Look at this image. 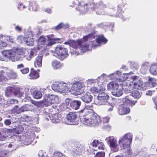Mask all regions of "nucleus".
I'll return each mask as SVG.
<instances>
[{
  "label": "nucleus",
  "instance_id": "1",
  "mask_svg": "<svg viewBox=\"0 0 157 157\" xmlns=\"http://www.w3.org/2000/svg\"><path fill=\"white\" fill-rule=\"evenodd\" d=\"M88 3H84L85 2L82 0L78 2V6L76 8L77 10L80 12H85L90 8L93 10H94L96 13L100 15L102 13L101 10L107 7L106 4L102 1H100L98 3L93 2L94 0H86Z\"/></svg>",
  "mask_w": 157,
  "mask_h": 157
},
{
  "label": "nucleus",
  "instance_id": "2",
  "mask_svg": "<svg viewBox=\"0 0 157 157\" xmlns=\"http://www.w3.org/2000/svg\"><path fill=\"white\" fill-rule=\"evenodd\" d=\"M83 123L88 126H95L101 122L100 117L92 109H89L83 121Z\"/></svg>",
  "mask_w": 157,
  "mask_h": 157
},
{
  "label": "nucleus",
  "instance_id": "3",
  "mask_svg": "<svg viewBox=\"0 0 157 157\" xmlns=\"http://www.w3.org/2000/svg\"><path fill=\"white\" fill-rule=\"evenodd\" d=\"M130 79L132 80H127L125 82L126 85L129 88V90H140L142 88L143 82L138 76H132L130 77Z\"/></svg>",
  "mask_w": 157,
  "mask_h": 157
},
{
  "label": "nucleus",
  "instance_id": "4",
  "mask_svg": "<svg viewBox=\"0 0 157 157\" xmlns=\"http://www.w3.org/2000/svg\"><path fill=\"white\" fill-rule=\"evenodd\" d=\"M132 135L130 133H127L120 138L119 144L121 147L125 149L130 147L132 141Z\"/></svg>",
  "mask_w": 157,
  "mask_h": 157
},
{
  "label": "nucleus",
  "instance_id": "5",
  "mask_svg": "<svg viewBox=\"0 0 157 157\" xmlns=\"http://www.w3.org/2000/svg\"><path fill=\"white\" fill-rule=\"evenodd\" d=\"M54 54L58 58L62 60L68 55L67 49L60 45H57L56 47Z\"/></svg>",
  "mask_w": 157,
  "mask_h": 157
},
{
  "label": "nucleus",
  "instance_id": "6",
  "mask_svg": "<svg viewBox=\"0 0 157 157\" xmlns=\"http://www.w3.org/2000/svg\"><path fill=\"white\" fill-rule=\"evenodd\" d=\"M84 86L83 82L76 81L72 85L71 90L75 95H80L83 92Z\"/></svg>",
  "mask_w": 157,
  "mask_h": 157
},
{
  "label": "nucleus",
  "instance_id": "7",
  "mask_svg": "<svg viewBox=\"0 0 157 157\" xmlns=\"http://www.w3.org/2000/svg\"><path fill=\"white\" fill-rule=\"evenodd\" d=\"M109 98L108 94L105 92L100 93L97 96L98 103L99 105H104L106 104Z\"/></svg>",
  "mask_w": 157,
  "mask_h": 157
},
{
  "label": "nucleus",
  "instance_id": "8",
  "mask_svg": "<svg viewBox=\"0 0 157 157\" xmlns=\"http://www.w3.org/2000/svg\"><path fill=\"white\" fill-rule=\"evenodd\" d=\"M46 36L48 41L47 44V46H51L57 43H61L62 41L61 39L55 37L54 35L53 34L47 35Z\"/></svg>",
  "mask_w": 157,
  "mask_h": 157
},
{
  "label": "nucleus",
  "instance_id": "9",
  "mask_svg": "<svg viewBox=\"0 0 157 157\" xmlns=\"http://www.w3.org/2000/svg\"><path fill=\"white\" fill-rule=\"evenodd\" d=\"M75 145V147L73 150V154L75 155L78 156L84 154L85 151L84 147L79 143H76Z\"/></svg>",
  "mask_w": 157,
  "mask_h": 157
},
{
  "label": "nucleus",
  "instance_id": "10",
  "mask_svg": "<svg viewBox=\"0 0 157 157\" xmlns=\"http://www.w3.org/2000/svg\"><path fill=\"white\" fill-rule=\"evenodd\" d=\"M117 142V140L113 137H109L107 143L111 149L115 152L117 151L118 150L117 148L118 144Z\"/></svg>",
  "mask_w": 157,
  "mask_h": 157
},
{
  "label": "nucleus",
  "instance_id": "11",
  "mask_svg": "<svg viewBox=\"0 0 157 157\" xmlns=\"http://www.w3.org/2000/svg\"><path fill=\"white\" fill-rule=\"evenodd\" d=\"M130 111V108L124 105H120L118 108V112L121 115L128 114Z\"/></svg>",
  "mask_w": 157,
  "mask_h": 157
},
{
  "label": "nucleus",
  "instance_id": "12",
  "mask_svg": "<svg viewBox=\"0 0 157 157\" xmlns=\"http://www.w3.org/2000/svg\"><path fill=\"white\" fill-rule=\"evenodd\" d=\"M58 98L55 95L48 94L47 98L46 101L48 102V105L57 102Z\"/></svg>",
  "mask_w": 157,
  "mask_h": 157
},
{
  "label": "nucleus",
  "instance_id": "13",
  "mask_svg": "<svg viewBox=\"0 0 157 157\" xmlns=\"http://www.w3.org/2000/svg\"><path fill=\"white\" fill-rule=\"evenodd\" d=\"M40 70L36 71L33 68L30 69V73L29 74V76L30 79H35L38 78L39 77Z\"/></svg>",
  "mask_w": 157,
  "mask_h": 157
},
{
  "label": "nucleus",
  "instance_id": "14",
  "mask_svg": "<svg viewBox=\"0 0 157 157\" xmlns=\"http://www.w3.org/2000/svg\"><path fill=\"white\" fill-rule=\"evenodd\" d=\"M43 55L40 54L37 56L34 61V65L36 67H42Z\"/></svg>",
  "mask_w": 157,
  "mask_h": 157
},
{
  "label": "nucleus",
  "instance_id": "15",
  "mask_svg": "<svg viewBox=\"0 0 157 157\" xmlns=\"http://www.w3.org/2000/svg\"><path fill=\"white\" fill-rule=\"evenodd\" d=\"M52 117H50L53 123H57L60 121V119L61 117V115L59 113H52Z\"/></svg>",
  "mask_w": 157,
  "mask_h": 157
},
{
  "label": "nucleus",
  "instance_id": "16",
  "mask_svg": "<svg viewBox=\"0 0 157 157\" xmlns=\"http://www.w3.org/2000/svg\"><path fill=\"white\" fill-rule=\"evenodd\" d=\"M52 90L54 91L63 90L66 88V86H64L62 84L60 83L59 84H53L52 85Z\"/></svg>",
  "mask_w": 157,
  "mask_h": 157
},
{
  "label": "nucleus",
  "instance_id": "17",
  "mask_svg": "<svg viewBox=\"0 0 157 157\" xmlns=\"http://www.w3.org/2000/svg\"><path fill=\"white\" fill-rule=\"evenodd\" d=\"M81 105V102L79 100H74L70 103L71 107L73 109L77 110L79 108Z\"/></svg>",
  "mask_w": 157,
  "mask_h": 157
},
{
  "label": "nucleus",
  "instance_id": "18",
  "mask_svg": "<svg viewBox=\"0 0 157 157\" xmlns=\"http://www.w3.org/2000/svg\"><path fill=\"white\" fill-rule=\"evenodd\" d=\"M31 92L33 97L36 99L40 98L42 96L41 92L35 88L31 89Z\"/></svg>",
  "mask_w": 157,
  "mask_h": 157
},
{
  "label": "nucleus",
  "instance_id": "19",
  "mask_svg": "<svg viewBox=\"0 0 157 157\" xmlns=\"http://www.w3.org/2000/svg\"><path fill=\"white\" fill-rule=\"evenodd\" d=\"M119 87V85L116 81L112 82L107 84V88L108 90H112L114 91Z\"/></svg>",
  "mask_w": 157,
  "mask_h": 157
},
{
  "label": "nucleus",
  "instance_id": "20",
  "mask_svg": "<svg viewBox=\"0 0 157 157\" xmlns=\"http://www.w3.org/2000/svg\"><path fill=\"white\" fill-rule=\"evenodd\" d=\"M82 100L86 103H90L92 100V96L89 93H86L81 98Z\"/></svg>",
  "mask_w": 157,
  "mask_h": 157
},
{
  "label": "nucleus",
  "instance_id": "21",
  "mask_svg": "<svg viewBox=\"0 0 157 157\" xmlns=\"http://www.w3.org/2000/svg\"><path fill=\"white\" fill-rule=\"evenodd\" d=\"M77 115L75 113L70 112L67 116V120L70 122H74L76 121Z\"/></svg>",
  "mask_w": 157,
  "mask_h": 157
},
{
  "label": "nucleus",
  "instance_id": "22",
  "mask_svg": "<svg viewBox=\"0 0 157 157\" xmlns=\"http://www.w3.org/2000/svg\"><path fill=\"white\" fill-rule=\"evenodd\" d=\"M3 56L7 58L12 59L14 56L12 53V51L10 50H4L2 53Z\"/></svg>",
  "mask_w": 157,
  "mask_h": 157
},
{
  "label": "nucleus",
  "instance_id": "23",
  "mask_svg": "<svg viewBox=\"0 0 157 157\" xmlns=\"http://www.w3.org/2000/svg\"><path fill=\"white\" fill-rule=\"evenodd\" d=\"M96 42L98 44L103 43L106 44L107 41V40L105 38L103 35H101L98 36V38L96 40Z\"/></svg>",
  "mask_w": 157,
  "mask_h": 157
},
{
  "label": "nucleus",
  "instance_id": "24",
  "mask_svg": "<svg viewBox=\"0 0 157 157\" xmlns=\"http://www.w3.org/2000/svg\"><path fill=\"white\" fill-rule=\"evenodd\" d=\"M13 130V133L19 134L22 133L24 128L21 125L19 124Z\"/></svg>",
  "mask_w": 157,
  "mask_h": 157
},
{
  "label": "nucleus",
  "instance_id": "25",
  "mask_svg": "<svg viewBox=\"0 0 157 157\" xmlns=\"http://www.w3.org/2000/svg\"><path fill=\"white\" fill-rule=\"evenodd\" d=\"M81 44H82V40H78L76 41L72 40L71 46L75 49L79 48L80 45Z\"/></svg>",
  "mask_w": 157,
  "mask_h": 157
},
{
  "label": "nucleus",
  "instance_id": "26",
  "mask_svg": "<svg viewBox=\"0 0 157 157\" xmlns=\"http://www.w3.org/2000/svg\"><path fill=\"white\" fill-rule=\"evenodd\" d=\"M149 71L151 74L157 75V64H155L151 65Z\"/></svg>",
  "mask_w": 157,
  "mask_h": 157
},
{
  "label": "nucleus",
  "instance_id": "27",
  "mask_svg": "<svg viewBox=\"0 0 157 157\" xmlns=\"http://www.w3.org/2000/svg\"><path fill=\"white\" fill-rule=\"evenodd\" d=\"M33 106L31 105H25L20 107L21 112L29 111L32 109Z\"/></svg>",
  "mask_w": 157,
  "mask_h": 157
},
{
  "label": "nucleus",
  "instance_id": "28",
  "mask_svg": "<svg viewBox=\"0 0 157 157\" xmlns=\"http://www.w3.org/2000/svg\"><path fill=\"white\" fill-rule=\"evenodd\" d=\"M2 36V37H3L5 41L6 40L7 41L10 42L11 43H15V40L14 38L12 36L4 35H2V36Z\"/></svg>",
  "mask_w": 157,
  "mask_h": 157
},
{
  "label": "nucleus",
  "instance_id": "29",
  "mask_svg": "<svg viewBox=\"0 0 157 157\" xmlns=\"http://www.w3.org/2000/svg\"><path fill=\"white\" fill-rule=\"evenodd\" d=\"M52 65L54 69H56L60 68L62 65L59 62L55 60L52 61Z\"/></svg>",
  "mask_w": 157,
  "mask_h": 157
},
{
  "label": "nucleus",
  "instance_id": "30",
  "mask_svg": "<svg viewBox=\"0 0 157 157\" xmlns=\"http://www.w3.org/2000/svg\"><path fill=\"white\" fill-rule=\"evenodd\" d=\"M6 75L7 77L10 79H16L17 77V73L13 71L6 73Z\"/></svg>",
  "mask_w": 157,
  "mask_h": 157
},
{
  "label": "nucleus",
  "instance_id": "31",
  "mask_svg": "<svg viewBox=\"0 0 157 157\" xmlns=\"http://www.w3.org/2000/svg\"><path fill=\"white\" fill-rule=\"evenodd\" d=\"M1 36H2V35H0V49H2L3 48L7 46V44L6 42L5 41L4 38Z\"/></svg>",
  "mask_w": 157,
  "mask_h": 157
},
{
  "label": "nucleus",
  "instance_id": "32",
  "mask_svg": "<svg viewBox=\"0 0 157 157\" xmlns=\"http://www.w3.org/2000/svg\"><path fill=\"white\" fill-rule=\"evenodd\" d=\"M148 81L149 83L151 84L153 87H155L157 85V79L155 78L149 77Z\"/></svg>",
  "mask_w": 157,
  "mask_h": 157
},
{
  "label": "nucleus",
  "instance_id": "33",
  "mask_svg": "<svg viewBox=\"0 0 157 157\" xmlns=\"http://www.w3.org/2000/svg\"><path fill=\"white\" fill-rule=\"evenodd\" d=\"M125 103L129 106H133L137 102V101H133L128 98H125L124 101Z\"/></svg>",
  "mask_w": 157,
  "mask_h": 157
},
{
  "label": "nucleus",
  "instance_id": "34",
  "mask_svg": "<svg viewBox=\"0 0 157 157\" xmlns=\"http://www.w3.org/2000/svg\"><path fill=\"white\" fill-rule=\"evenodd\" d=\"M124 11L122 10V8L121 6H118L117 8V13L119 14V15H116V17H119L121 18H123V15L122 14L124 13Z\"/></svg>",
  "mask_w": 157,
  "mask_h": 157
},
{
  "label": "nucleus",
  "instance_id": "35",
  "mask_svg": "<svg viewBox=\"0 0 157 157\" xmlns=\"http://www.w3.org/2000/svg\"><path fill=\"white\" fill-rule=\"evenodd\" d=\"M117 8H110L109 10V14L110 15L113 16H115L116 17V15H119V14L117 13Z\"/></svg>",
  "mask_w": 157,
  "mask_h": 157
},
{
  "label": "nucleus",
  "instance_id": "36",
  "mask_svg": "<svg viewBox=\"0 0 157 157\" xmlns=\"http://www.w3.org/2000/svg\"><path fill=\"white\" fill-rule=\"evenodd\" d=\"M14 92V88L11 87H8L6 92V95L8 96H10L11 94Z\"/></svg>",
  "mask_w": 157,
  "mask_h": 157
},
{
  "label": "nucleus",
  "instance_id": "37",
  "mask_svg": "<svg viewBox=\"0 0 157 157\" xmlns=\"http://www.w3.org/2000/svg\"><path fill=\"white\" fill-rule=\"evenodd\" d=\"M113 94L114 95L119 97L122 95L123 94L122 91L120 89H118V88L115 90L114 91L112 92Z\"/></svg>",
  "mask_w": 157,
  "mask_h": 157
},
{
  "label": "nucleus",
  "instance_id": "38",
  "mask_svg": "<svg viewBox=\"0 0 157 157\" xmlns=\"http://www.w3.org/2000/svg\"><path fill=\"white\" fill-rule=\"evenodd\" d=\"M139 90H134L132 93V96L134 98L138 99L141 97V94L138 91Z\"/></svg>",
  "mask_w": 157,
  "mask_h": 157
},
{
  "label": "nucleus",
  "instance_id": "39",
  "mask_svg": "<svg viewBox=\"0 0 157 157\" xmlns=\"http://www.w3.org/2000/svg\"><path fill=\"white\" fill-rule=\"evenodd\" d=\"M26 38L24 37L23 36L20 35L18 36L17 37V40L18 42L21 44L24 42H25L27 43V41L26 40Z\"/></svg>",
  "mask_w": 157,
  "mask_h": 157
},
{
  "label": "nucleus",
  "instance_id": "40",
  "mask_svg": "<svg viewBox=\"0 0 157 157\" xmlns=\"http://www.w3.org/2000/svg\"><path fill=\"white\" fill-rule=\"evenodd\" d=\"M46 39L44 36H41L38 39V42L41 45H44L45 44Z\"/></svg>",
  "mask_w": 157,
  "mask_h": 157
},
{
  "label": "nucleus",
  "instance_id": "41",
  "mask_svg": "<svg viewBox=\"0 0 157 157\" xmlns=\"http://www.w3.org/2000/svg\"><path fill=\"white\" fill-rule=\"evenodd\" d=\"M12 111L17 114H19L21 113L20 108H19L18 106H15L12 109Z\"/></svg>",
  "mask_w": 157,
  "mask_h": 157
},
{
  "label": "nucleus",
  "instance_id": "42",
  "mask_svg": "<svg viewBox=\"0 0 157 157\" xmlns=\"http://www.w3.org/2000/svg\"><path fill=\"white\" fill-rule=\"evenodd\" d=\"M90 91L92 93L94 94L98 93L99 91V90L97 87H92L90 89Z\"/></svg>",
  "mask_w": 157,
  "mask_h": 157
},
{
  "label": "nucleus",
  "instance_id": "43",
  "mask_svg": "<svg viewBox=\"0 0 157 157\" xmlns=\"http://www.w3.org/2000/svg\"><path fill=\"white\" fill-rule=\"evenodd\" d=\"M18 103V101L17 100L13 99H10L8 101V103L9 105L15 104Z\"/></svg>",
  "mask_w": 157,
  "mask_h": 157
},
{
  "label": "nucleus",
  "instance_id": "44",
  "mask_svg": "<svg viewBox=\"0 0 157 157\" xmlns=\"http://www.w3.org/2000/svg\"><path fill=\"white\" fill-rule=\"evenodd\" d=\"M105 153L104 152H99L97 153L94 157H105Z\"/></svg>",
  "mask_w": 157,
  "mask_h": 157
},
{
  "label": "nucleus",
  "instance_id": "45",
  "mask_svg": "<svg viewBox=\"0 0 157 157\" xmlns=\"http://www.w3.org/2000/svg\"><path fill=\"white\" fill-rule=\"evenodd\" d=\"M88 40H92L95 38V33L94 32L92 33H89L87 35Z\"/></svg>",
  "mask_w": 157,
  "mask_h": 157
},
{
  "label": "nucleus",
  "instance_id": "46",
  "mask_svg": "<svg viewBox=\"0 0 157 157\" xmlns=\"http://www.w3.org/2000/svg\"><path fill=\"white\" fill-rule=\"evenodd\" d=\"M88 48L87 45L84 44V45H82V44L80 45V46L79 48V49L82 52H85L87 50Z\"/></svg>",
  "mask_w": 157,
  "mask_h": 157
},
{
  "label": "nucleus",
  "instance_id": "47",
  "mask_svg": "<svg viewBox=\"0 0 157 157\" xmlns=\"http://www.w3.org/2000/svg\"><path fill=\"white\" fill-rule=\"evenodd\" d=\"M64 27V25L62 23H60L59 24V25H57L56 26L55 28L54 29L55 30H58L59 29H61L63 27Z\"/></svg>",
  "mask_w": 157,
  "mask_h": 157
},
{
  "label": "nucleus",
  "instance_id": "48",
  "mask_svg": "<svg viewBox=\"0 0 157 157\" xmlns=\"http://www.w3.org/2000/svg\"><path fill=\"white\" fill-rule=\"evenodd\" d=\"M34 56V52L33 50H31L30 51L29 56L27 57V59L28 60H30Z\"/></svg>",
  "mask_w": 157,
  "mask_h": 157
},
{
  "label": "nucleus",
  "instance_id": "49",
  "mask_svg": "<svg viewBox=\"0 0 157 157\" xmlns=\"http://www.w3.org/2000/svg\"><path fill=\"white\" fill-rule=\"evenodd\" d=\"M9 136L10 135H7L6 136L3 135L1 134V133L0 132V141H3L5 140L6 139V137Z\"/></svg>",
  "mask_w": 157,
  "mask_h": 157
},
{
  "label": "nucleus",
  "instance_id": "50",
  "mask_svg": "<svg viewBox=\"0 0 157 157\" xmlns=\"http://www.w3.org/2000/svg\"><path fill=\"white\" fill-rule=\"evenodd\" d=\"M99 142L98 140H94L92 142L91 145L92 146L96 147H97L98 145H99Z\"/></svg>",
  "mask_w": 157,
  "mask_h": 157
},
{
  "label": "nucleus",
  "instance_id": "51",
  "mask_svg": "<svg viewBox=\"0 0 157 157\" xmlns=\"http://www.w3.org/2000/svg\"><path fill=\"white\" fill-rule=\"evenodd\" d=\"M20 71L22 74H26L29 72V69L28 68L26 67L24 68V69H21Z\"/></svg>",
  "mask_w": 157,
  "mask_h": 157
},
{
  "label": "nucleus",
  "instance_id": "52",
  "mask_svg": "<svg viewBox=\"0 0 157 157\" xmlns=\"http://www.w3.org/2000/svg\"><path fill=\"white\" fill-rule=\"evenodd\" d=\"M89 109H88L86 108H85L82 109L80 110L79 111V113L80 114H81V113H86H86H88V111H89Z\"/></svg>",
  "mask_w": 157,
  "mask_h": 157
},
{
  "label": "nucleus",
  "instance_id": "53",
  "mask_svg": "<svg viewBox=\"0 0 157 157\" xmlns=\"http://www.w3.org/2000/svg\"><path fill=\"white\" fill-rule=\"evenodd\" d=\"M0 157H7L6 153L4 151L0 150Z\"/></svg>",
  "mask_w": 157,
  "mask_h": 157
},
{
  "label": "nucleus",
  "instance_id": "54",
  "mask_svg": "<svg viewBox=\"0 0 157 157\" xmlns=\"http://www.w3.org/2000/svg\"><path fill=\"white\" fill-rule=\"evenodd\" d=\"M99 146H98V148L99 149H101V150H104L105 149V146L101 142H99Z\"/></svg>",
  "mask_w": 157,
  "mask_h": 157
},
{
  "label": "nucleus",
  "instance_id": "55",
  "mask_svg": "<svg viewBox=\"0 0 157 157\" xmlns=\"http://www.w3.org/2000/svg\"><path fill=\"white\" fill-rule=\"evenodd\" d=\"M4 123L6 125H10L11 123V121L10 119H6L4 121Z\"/></svg>",
  "mask_w": 157,
  "mask_h": 157
},
{
  "label": "nucleus",
  "instance_id": "56",
  "mask_svg": "<svg viewBox=\"0 0 157 157\" xmlns=\"http://www.w3.org/2000/svg\"><path fill=\"white\" fill-rule=\"evenodd\" d=\"M6 74V73L4 72L2 70L0 71V78L5 76V75Z\"/></svg>",
  "mask_w": 157,
  "mask_h": 157
},
{
  "label": "nucleus",
  "instance_id": "57",
  "mask_svg": "<svg viewBox=\"0 0 157 157\" xmlns=\"http://www.w3.org/2000/svg\"><path fill=\"white\" fill-rule=\"evenodd\" d=\"M13 132V130L12 129H7L5 131V133H11Z\"/></svg>",
  "mask_w": 157,
  "mask_h": 157
},
{
  "label": "nucleus",
  "instance_id": "58",
  "mask_svg": "<svg viewBox=\"0 0 157 157\" xmlns=\"http://www.w3.org/2000/svg\"><path fill=\"white\" fill-rule=\"evenodd\" d=\"M82 40V41L86 42L88 40L87 35L83 36L82 38L81 39Z\"/></svg>",
  "mask_w": 157,
  "mask_h": 157
},
{
  "label": "nucleus",
  "instance_id": "59",
  "mask_svg": "<svg viewBox=\"0 0 157 157\" xmlns=\"http://www.w3.org/2000/svg\"><path fill=\"white\" fill-rule=\"evenodd\" d=\"M152 100L155 105L157 106V96L152 98Z\"/></svg>",
  "mask_w": 157,
  "mask_h": 157
},
{
  "label": "nucleus",
  "instance_id": "60",
  "mask_svg": "<svg viewBox=\"0 0 157 157\" xmlns=\"http://www.w3.org/2000/svg\"><path fill=\"white\" fill-rule=\"evenodd\" d=\"M24 66L22 63L19 64L17 66V68L18 69H21V68H24Z\"/></svg>",
  "mask_w": 157,
  "mask_h": 157
},
{
  "label": "nucleus",
  "instance_id": "61",
  "mask_svg": "<svg viewBox=\"0 0 157 157\" xmlns=\"http://www.w3.org/2000/svg\"><path fill=\"white\" fill-rule=\"evenodd\" d=\"M15 29L18 32H21L22 31V29L18 25L16 26L15 27Z\"/></svg>",
  "mask_w": 157,
  "mask_h": 157
},
{
  "label": "nucleus",
  "instance_id": "62",
  "mask_svg": "<svg viewBox=\"0 0 157 157\" xmlns=\"http://www.w3.org/2000/svg\"><path fill=\"white\" fill-rule=\"evenodd\" d=\"M72 41V40H69L65 42L64 44H69L70 45V46H71Z\"/></svg>",
  "mask_w": 157,
  "mask_h": 157
},
{
  "label": "nucleus",
  "instance_id": "63",
  "mask_svg": "<svg viewBox=\"0 0 157 157\" xmlns=\"http://www.w3.org/2000/svg\"><path fill=\"white\" fill-rule=\"evenodd\" d=\"M153 92L152 91L149 90L147 91L146 93V94L147 95L150 96L152 95V93Z\"/></svg>",
  "mask_w": 157,
  "mask_h": 157
},
{
  "label": "nucleus",
  "instance_id": "64",
  "mask_svg": "<svg viewBox=\"0 0 157 157\" xmlns=\"http://www.w3.org/2000/svg\"><path fill=\"white\" fill-rule=\"evenodd\" d=\"M120 80H121V82L124 81H125V78H124V77L123 76H121L120 77Z\"/></svg>",
  "mask_w": 157,
  "mask_h": 157
}]
</instances>
